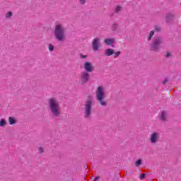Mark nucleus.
Returning a JSON list of instances; mask_svg holds the SVG:
<instances>
[{
  "label": "nucleus",
  "mask_w": 181,
  "mask_h": 181,
  "mask_svg": "<svg viewBox=\"0 0 181 181\" xmlns=\"http://www.w3.org/2000/svg\"><path fill=\"white\" fill-rule=\"evenodd\" d=\"M54 35L55 39H57L58 42H63L64 40H66V27L62 23L55 25L54 29Z\"/></svg>",
  "instance_id": "obj_1"
},
{
  "label": "nucleus",
  "mask_w": 181,
  "mask_h": 181,
  "mask_svg": "<svg viewBox=\"0 0 181 181\" xmlns=\"http://www.w3.org/2000/svg\"><path fill=\"white\" fill-rule=\"evenodd\" d=\"M48 104L49 111H51L52 115L54 117H59L62 114V107H60V103L55 98H51L48 99Z\"/></svg>",
  "instance_id": "obj_2"
},
{
  "label": "nucleus",
  "mask_w": 181,
  "mask_h": 181,
  "mask_svg": "<svg viewBox=\"0 0 181 181\" xmlns=\"http://www.w3.org/2000/svg\"><path fill=\"white\" fill-rule=\"evenodd\" d=\"M96 100L102 107H107V102L105 100L107 94L105 93V88L104 86H98L95 91Z\"/></svg>",
  "instance_id": "obj_3"
},
{
  "label": "nucleus",
  "mask_w": 181,
  "mask_h": 181,
  "mask_svg": "<svg viewBox=\"0 0 181 181\" xmlns=\"http://www.w3.org/2000/svg\"><path fill=\"white\" fill-rule=\"evenodd\" d=\"M93 99H89L86 101L84 107L85 117L89 118L91 115V108H93Z\"/></svg>",
  "instance_id": "obj_4"
},
{
  "label": "nucleus",
  "mask_w": 181,
  "mask_h": 181,
  "mask_svg": "<svg viewBox=\"0 0 181 181\" xmlns=\"http://www.w3.org/2000/svg\"><path fill=\"white\" fill-rule=\"evenodd\" d=\"M79 78L81 84H87V83L90 81V74H88L87 71H83L80 74Z\"/></svg>",
  "instance_id": "obj_5"
},
{
  "label": "nucleus",
  "mask_w": 181,
  "mask_h": 181,
  "mask_svg": "<svg viewBox=\"0 0 181 181\" xmlns=\"http://www.w3.org/2000/svg\"><path fill=\"white\" fill-rule=\"evenodd\" d=\"M159 138H160V135L158 132H153L151 134L149 141L152 145H155L159 141Z\"/></svg>",
  "instance_id": "obj_6"
},
{
  "label": "nucleus",
  "mask_w": 181,
  "mask_h": 181,
  "mask_svg": "<svg viewBox=\"0 0 181 181\" xmlns=\"http://www.w3.org/2000/svg\"><path fill=\"white\" fill-rule=\"evenodd\" d=\"M92 47L95 52H98L100 50V47H101V42H100V38H94L92 42Z\"/></svg>",
  "instance_id": "obj_7"
},
{
  "label": "nucleus",
  "mask_w": 181,
  "mask_h": 181,
  "mask_svg": "<svg viewBox=\"0 0 181 181\" xmlns=\"http://www.w3.org/2000/svg\"><path fill=\"white\" fill-rule=\"evenodd\" d=\"M83 68L88 73H91L94 71V66L90 62H85L83 64Z\"/></svg>",
  "instance_id": "obj_8"
},
{
  "label": "nucleus",
  "mask_w": 181,
  "mask_h": 181,
  "mask_svg": "<svg viewBox=\"0 0 181 181\" xmlns=\"http://www.w3.org/2000/svg\"><path fill=\"white\" fill-rule=\"evenodd\" d=\"M162 43V40L160 38H157L154 40L153 44L151 45V47L153 50H158L160 47V44Z\"/></svg>",
  "instance_id": "obj_9"
},
{
  "label": "nucleus",
  "mask_w": 181,
  "mask_h": 181,
  "mask_svg": "<svg viewBox=\"0 0 181 181\" xmlns=\"http://www.w3.org/2000/svg\"><path fill=\"white\" fill-rule=\"evenodd\" d=\"M104 43L107 45V46H112L115 43V38H106L104 40Z\"/></svg>",
  "instance_id": "obj_10"
},
{
  "label": "nucleus",
  "mask_w": 181,
  "mask_h": 181,
  "mask_svg": "<svg viewBox=\"0 0 181 181\" xmlns=\"http://www.w3.org/2000/svg\"><path fill=\"white\" fill-rule=\"evenodd\" d=\"M18 122V119L16 117H8V124L9 125H15Z\"/></svg>",
  "instance_id": "obj_11"
},
{
  "label": "nucleus",
  "mask_w": 181,
  "mask_h": 181,
  "mask_svg": "<svg viewBox=\"0 0 181 181\" xmlns=\"http://www.w3.org/2000/svg\"><path fill=\"white\" fill-rule=\"evenodd\" d=\"M160 118L162 121H166V119H168V112L162 111L160 114Z\"/></svg>",
  "instance_id": "obj_12"
},
{
  "label": "nucleus",
  "mask_w": 181,
  "mask_h": 181,
  "mask_svg": "<svg viewBox=\"0 0 181 181\" xmlns=\"http://www.w3.org/2000/svg\"><path fill=\"white\" fill-rule=\"evenodd\" d=\"M8 125V122H6V119H0V128H5V126Z\"/></svg>",
  "instance_id": "obj_13"
},
{
  "label": "nucleus",
  "mask_w": 181,
  "mask_h": 181,
  "mask_svg": "<svg viewBox=\"0 0 181 181\" xmlns=\"http://www.w3.org/2000/svg\"><path fill=\"white\" fill-rule=\"evenodd\" d=\"M105 56H112L114 54V50L112 49H107L105 50Z\"/></svg>",
  "instance_id": "obj_14"
},
{
  "label": "nucleus",
  "mask_w": 181,
  "mask_h": 181,
  "mask_svg": "<svg viewBox=\"0 0 181 181\" xmlns=\"http://www.w3.org/2000/svg\"><path fill=\"white\" fill-rule=\"evenodd\" d=\"M154 35H155V31L151 30L149 33L148 40H151V39H152V37H153Z\"/></svg>",
  "instance_id": "obj_15"
},
{
  "label": "nucleus",
  "mask_w": 181,
  "mask_h": 181,
  "mask_svg": "<svg viewBox=\"0 0 181 181\" xmlns=\"http://www.w3.org/2000/svg\"><path fill=\"white\" fill-rule=\"evenodd\" d=\"M45 152V148L42 146L38 147V153H43Z\"/></svg>",
  "instance_id": "obj_16"
},
{
  "label": "nucleus",
  "mask_w": 181,
  "mask_h": 181,
  "mask_svg": "<svg viewBox=\"0 0 181 181\" xmlns=\"http://www.w3.org/2000/svg\"><path fill=\"white\" fill-rule=\"evenodd\" d=\"M136 166H140V165H142V160L139 159L137 160L135 163Z\"/></svg>",
  "instance_id": "obj_17"
},
{
  "label": "nucleus",
  "mask_w": 181,
  "mask_h": 181,
  "mask_svg": "<svg viewBox=\"0 0 181 181\" xmlns=\"http://www.w3.org/2000/svg\"><path fill=\"white\" fill-rule=\"evenodd\" d=\"M122 7L121 6H117L115 8V12H120V11H122Z\"/></svg>",
  "instance_id": "obj_18"
},
{
  "label": "nucleus",
  "mask_w": 181,
  "mask_h": 181,
  "mask_svg": "<svg viewBox=\"0 0 181 181\" xmlns=\"http://www.w3.org/2000/svg\"><path fill=\"white\" fill-rule=\"evenodd\" d=\"M12 16V12L8 11L6 13V18H7L8 19H9V18H11Z\"/></svg>",
  "instance_id": "obj_19"
},
{
  "label": "nucleus",
  "mask_w": 181,
  "mask_h": 181,
  "mask_svg": "<svg viewBox=\"0 0 181 181\" xmlns=\"http://www.w3.org/2000/svg\"><path fill=\"white\" fill-rule=\"evenodd\" d=\"M49 50L50 52H53V50H54V46H53V45H52V44H49Z\"/></svg>",
  "instance_id": "obj_20"
},
{
  "label": "nucleus",
  "mask_w": 181,
  "mask_h": 181,
  "mask_svg": "<svg viewBox=\"0 0 181 181\" xmlns=\"http://www.w3.org/2000/svg\"><path fill=\"white\" fill-rule=\"evenodd\" d=\"M115 54V59H117L118 57V56H119V54H121V52H117L115 53H114Z\"/></svg>",
  "instance_id": "obj_21"
},
{
  "label": "nucleus",
  "mask_w": 181,
  "mask_h": 181,
  "mask_svg": "<svg viewBox=\"0 0 181 181\" xmlns=\"http://www.w3.org/2000/svg\"><path fill=\"white\" fill-rule=\"evenodd\" d=\"M154 29H155V30H156V32H160V27L158 26V25H156V26L154 27Z\"/></svg>",
  "instance_id": "obj_22"
},
{
  "label": "nucleus",
  "mask_w": 181,
  "mask_h": 181,
  "mask_svg": "<svg viewBox=\"0 0 181 181\" xmlns=\"http://www.w3.org/2000/svg\"><path fill=\"white\" fill-rule=\"evenodd\" d=\"M145 174H141V175H140V179L141 180H144V179H145Z\"/></svg>",
  "instance_id": "obj_23"
},
{
  "label": "nucleus",
  "mask_w": 181,
  "mask_h": 181,
  "mask_svg": "<svg viewBox=\"0 0 181 181\" xmlns=\"http://www.w3.org/2000/svg\"><path fill=\"white\" fill-rule=\"evenodd\" d=\"M79 2L81 5H84V4H86V0H79Z\"/></svg>",
  "instance_id": "obj_24"
},
{
  "label": "nucleus",
  "mask_w": 181,
  "mask_h": 181,
  "mask_svg": "<svg viewBox=\"0 0 181 181\" xmlns=\"http://www.w3.org/2000/svg\"><path fill=\"white\" fill-rule=\"evenodd\" d=\"M81 59H87V55L81 54Z\"/></svg>",
  "instance_id": "obj_25"
},
{
  "label": "nucleus",
  "mask_w": 181,
  "mask_h": 181,
  "mask_svg": "<svg viewBox=\"0 0 181 181\" xmlns=\"http://www.w3.org/2000/svg\"><path fill=\"white\" fill-rule=\"evenodd\" d=\"M170 55H171L170 52H168L166 54V57H170Z\"/></svg>",
  "instance_id": "obj_26"
},
{
  "label": "nucleus",
  "mask_w": 181,
  "mask_h": 181,
  "mask_svg": "<svg viewBox=\"0 0 181 181\" xmlns=\"http://www.w3.org/2000/svg\"><path fill=\"white\" fill-rule=\"evenodd\" d=\"M98 179V177H96V180Z\"/></svg>",
  "instance_id": "obj_27"
}]
</instances>
